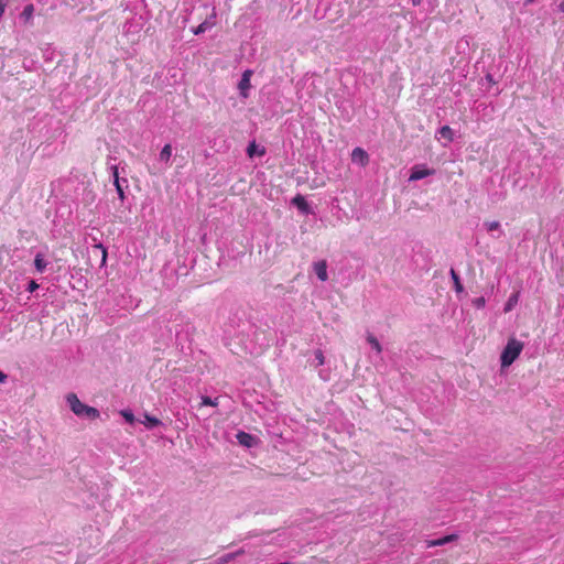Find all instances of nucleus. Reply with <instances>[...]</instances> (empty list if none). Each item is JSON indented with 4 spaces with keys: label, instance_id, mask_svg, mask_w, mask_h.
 I'll list each match as a JSON object with an SVG mask.
<instances>
[{
    "label": "nucleus",
    "instance_id": "obj_1",
    "mask_svg": "<svg viewBox=\"0 0 564 564\" xmlns=\"http://www.w3.org/2000/svg\"><path fill=\"white\" fill-rule=\"evenodd\" d=\"M66 400L73 413L79 417L96 420L100 415L99 411L96 408L89 406L80 402V400L75 393H69L66 397Z\"/></svg>",
    "mask_w": 564,
    "mask_h": 564
},
{
    "label": "nucleus",
    "instance_id": "obj_2",
    "mask_svg": "<svg viewBox=\"0 0 564 564\" xmlns=\"http://www.w3.org/2000/svg\"><path fill=\"white\" fill-rule=\"evenodd\" d=\"M524 344L514 337H510L500 356L502 368L511 366L523 350Z\"/></svg>",
    "mask_w": 564,
    "mask_h": 564
},
{
    "label": "nucleus",
    "instance_id": "obj_3",
    "mask_svg": "<svg viewBox=\"0 0 564 564\" xmlns=\"http://www.w3.org/2000/svg\"><path fill=\"white\" fill-rule=\"evenodd\" d=\"M216 17H217L216 9L213 8L212 13L209 14V17H207L205 19V21H203L197 28H195L193 30L194 34L198 35L200 33H204L208 29L215 26L216 25Z\"/></svg>",
    "mask_w": 564,
    "mask_h": 564
},
{
    "label": "nucleus",
    "instance_id": "obj_4",
    "mask_svg": "<svg viewBox=\"0 0 564 564\" xmlns=\"http://www.w3.org/2000/svg\"><path fill=\"white\" fill-rule=\"evenodd\" d=\"M434 174V170L424 167L422 165H415L411 170L410 181H419L424 177L431 176Z\"/></svg>",
    "mask_w": 564,
    "mask_h": 564
},
{
    "label": "nucleus",
    "instance_id": "obj_5",
    "mask_svg": "<svg viewBox=\"0 0 564 564\" xmlns=\"http://www.w3.org/2000/svg\"><path fill=\"white\" fill-rule=\"evenodd\" d=\"M351 161L365 167L369 164V155L362 148H355L351 152Z\"/></svg>",
    "mask_w": 564,
    "mask_h": 564
},
{
    "label": "nucleus",
    "instance_id": "obj_6",
    "mask_svg": "<svg viewBox=\"0 0 564 564\" xmlns=\"http://www.w3.org/2000/svg\"><path fill=\"white\" fill-rule=\"evenodd\" d=\"M251 75H252V70L251 69L245 70L243 74H242V77H241V79L239 82L238 87H239V89L241 91V95L243 97H247V90H249L250 87H251V84H250Z\"/></svg>",
    "mask_w": 564,
    "mask_h": 564
},
{
    "label": "nucleus",
    "instance_id": "obj_7",
    "mask_svg": "<svg viewBox=\"0 0 564 564\" xmlns=\"http://www.w3.org/2000/svg\"><path fill=\"white\" fill-rule=\"evenodd\" d=\"M314 271L317 275V278L321 280V281H326L328 279V274H327V263L325 260H322V261H318L314 264Z\"/></svg>",
    "mask_w": 564,
    "mask_h": 564
},
{
    "label": "nucleus",
    "instance_id": "obj_8",
    "mask_svg": "<svg viewBox=\"0 0 564 564\" xmlns=\"http://www.w3.org/2000/svg\"><path fill=\"white\" fill-rule=\"evenodd\" d=\"M457 538H458L457 534H449V535H445L437 540H430L426 542V545H427V547L441 546V545L447 544L449 542L456 541Z\"/></svg>",
    "mask_w": 564,
    "mask_h": 564
},
{
    "label": "nucleus",
    "instance_id": "obj_9",
    "mask_svg": "<svg viewBox=\"0 0 564 564\" xmlns=\"http://www.w3.org/2000/svg\"><path fill=\"white\" fill-rule=\"evenodd\" d=\"M236 438L239 442V444L246 447H251L254 444V437L251 434L246 433L243 431H239L236 435Z\"/></svg>",
    "mask_w": 564,
    "mask_h": 564
},
{
    "label": "nucleus",
    "instance_id": "obj_10",
    "mask_svg": "<svg viewBox=\"0 0 564 564\" xmlns=\"http://www.w3.org/2000/svg\"><path fill=\"white\" fill-rule=\"evenodd\" d=\"M171 156H172V145L165 144L160 152V160L162 162H164L166 165H169Z\"/></svg>",
    "mask_w": 564,
    "mask_h": 564
},
{
    "label": "nucleus",
    "instance_id": "obj_11",
    "mask_svg": "<svg viewBox=\"0 0 564 564\" xmlns=\"http://www.w3.org/2000/svg\"><path fill=\"white\" fill-rule=\"evenodd\" d=\"M293 204L299 208L301 209L302 212H305L307 213L308 210V205H307V202L305 199L304 196L302 195H296L294 198H293Z\"/></svg>",
    "mask_w": 564,
    "mask_h": 564
},
{
    "label": "nucleus",
    "instance_id": "obj_12",
    "mask_svg": "<svg viewBox=\"0 0 564 564\" xmlns=\"http://www.w3.org/2000/svg\"><path fill=\"white\" fill-rule=\"evenodd\" d=\"M34 13V6L33 4H26L21 13V18L24 20L25 23H29Z\"/></svg>",
    "mask_w": 564,
    "mask_h": 564
},
{
    "label": "nucleus",
    "instance_id": "obj_13",
    "mask_svg": "<svg viewBox=\"0 0 564 564\" xmlns=\"http://www.w3.org/2000/svg\"><path fill=\"white\" fill-rule=\"evenodd\" d=\"M451 273V276H452V280L454 282V289L457 293H460L464 291V288H463V284L460 282V279H459V275L457 274V272L454 270V269H451L449 271Z\"/></svg>",
    "mask_w": 564,
    "mask_h": 564
},
{
    "label": "nucleus",
    "instance_id": "obj_14",
    "mask_svg": "<svg viewBox=\"0 0 564 564\" xmlns=\"http://www.w3.org/2000/svg\"><path fill=\"white\" fill-rule=\"evenodd\" d=\"M518 301H519V293H513L509 300L507 301L506 305H505V308L503 311L506 313L512 311V308L518 304Z\"/></svg>",
    "mask_w": 564,
    "mask_h": 564
},
{
    "label": "nucleus",
    "instance_id": "obj_15",
    "mask_svg": "<svg viewBox=\"0 0 564 564\" xmlns=\"http://www.w3.org/2000/svg\"><path fill=\"white\" fill-rule=\"evenodd\" d=\"M438 133L442 138L446 139L449 142L453 141V139H454V133L449 126H443L440 129Z\"/></svg>",
    "mask_w": 564,
    "mask_h": 564
},
{
    "label": "nucleus",
    "instance_id": "obj_16",
    "mask_svg": "<svg viewBox=\"0 0 564 564\" xmlns=\"http://www.w3.org/2000/svg\"><path fill=\"white\" fill-rule=\"evenodd\" d=\"M34 265L39 272H43L45 270L47 263L41 253L35 256Z\"/></svg>",
    "mask_w": 564,
    "mask_h": 564
},
{
    "label": "nucleus",
    "instance_id": "obj_17",
    "mask_svg": "<svg viewBox=\"0 0 564 564\" xmlns=\"http://www.w3.org/2000/svg\"><path fill=\"white\" fill-rule=\"evenodd\" d=\"M145 426L152 429L161 424L158 417L151 416L149 414L144 415V421L142 422Z\"/></svg>",
    "mask_w": 564,
    "mask_h": 564
},
{
    "label": "nucleus",
    "instance_id": "obj_18",
    "mask_svg": "<svg viewBox=\"0 0 564 564\" xmlns=\"http://www.w3.org/2000/svg\"><path fill=\"white\" fill-rule=\"evenodd\" d=\"M367 341L371 345V347L378 352L380 354L382 351V347L379 343V340L372 335V334H368L367 336Z\"/></svg>",
    "mask_w": 564,
    "mask_h": 564
},
{
    "label": "nucleus",
    "instance_id": "obj_19",
    "mask_svg": "<svg viewBox=\"0 0 564 564\" xmlns=\"http://www.w3.org/2000/svg\"><path fill=\"white\" fill-rule=\"evenodd\" d=\"M113 185L116 187V191L118 193V196H119L120 200L123 202L124 198H126V195H124L123 187L121 185V181L120 180H115Z\"/></svg>",
    "mask_w": 564,
    "mask_h": 564
},
{
    "label": "nucleus",
    "instance_id": "obj_20",
    "mask_svg": "<svg viewBox=\"0 0 564 564\" xmlns=\"http://www.w3.org/2000/svg\"><path fill=\"white\" fill-rule=\"evenodd\" d=\"M202 405L217 406L218 405V399H212L209 397H203L202 398Z\"/></svg>",
    "mask_w": 564,
    "mask_h": 564
},
{
    "label": "nucleus",
    "instance_id": "obj_21",
    "mask_svg": "<svg viewBox=\"0 0 564 564\" xmlns=\"http://www.w3.org/2000/svg\"><path fill=\"white\" fill-rule=\"evenodd\" d=\"M314 355L317 360V365L323 366L325 364V357H324L323 351L321 349H317V350H315Z\"/></svg>",
    "mask_w": 564,
    "mask_h": 564
},
{
    "label": "nucleus",
    "instance_id": "obj_22",
    "mask_svg": "<svg viewBox=\"0 0 564 564\" xmlns=\"http://www.w3.org/2000/svg\"><path fill=\"white\" fill-rule=\"evenodd\" d=\"M485 225L488 231L497 230L500 227V224L496 220L487 221Z\"/></svg>",
    "mask_w": 564,
    "mask_h": 564
},
{
    "label": "nucleus",
    "instance_id": "obj_23",
    "mask_svg": "<svg viewBox=\"0 0 564 564\" xmlns=\"http://www.w3.org/2000/svg\"><path fill=\"white\" fill-rule=\"evenodd\" d=\"M121 414L126 419L127 422H129V423L134 422V415L130 411H122Z\"/></svg>",
    "mask_w": 564,
    "mask_h": 564
},
{
    "label": "nucleus",
    "instance_id": "obj_24",
    "mask_svg": "<svg viewBox=\"0 0 564 564\" xmlns=\"http://www.w3.org/2000/svg\"><path fill=\"white\" fill-rule=\"evenodd\" d=\"M96 247L99 248L102 252L101 265H105L107 261V249L101 243L97 245Z\"/></svg>",
    "mask_w": 564,
    "mask_h": 564
},
{
    "label": "nucleus",
    "instance_id": "obj_25",
    "mask_svg": "<svg viewBox=\"0 0 564 564\" xmlns=\"http://www.w3.org/2000/svg\"><path fill=\"white\" fill-rule=\"evenodd\" d=\"M485 303H486V301H485V299H484V297H477V299H475V300H474V305H475L476 307H478V308L484 307V306H485Z\"/></svg>",
    "mask_w": 564,
    "mask_h": 564
},
{
    "label": "nucleus",
    "instance_id": "obj_26",
    "mask_svg": "<svg viewBox=\"0 0 564 564\" xmlns=\"http://www.w3.org/2000/svg\"><path fill=\"white\" fill-rule=\"evenodd\" d=\"M256 148H257V145H256V143H254V142H252V143H250V144L248 145L247 153H248V155H249L250 158L254 155V153H256Z\"/></svg>",
    "mask_w": 564,
    "mask_h": 564
},
{
    "label": "nucleus",
    "instance_id": "obj_27",
    "mask_svg": "<svg viewBox=\"0 0 564 564\" xmlns=\"http://www.w3.org/2000/svg\"><path fill=\"white\" fill-rule=\"evenodd\" d=\"M37 289H39V284L34 280H31L29 283V286H28V291L34 292Z\"/></svg>",
    "mask_w": 564,
    "mask_h": 564
},
{
    "label": "nucleus",
    "instance_id": "obj_28",
    "mask_svg": "<svg viewBox=\"0 0 564 564\" xmlns=\"http://www.w3.org/2000/svg\"><path fill=\"white\" fill-rule=\"evenodd\" d=\"M111 171H112L113 181H115V180H120V178H119V171H118V166H117V165H112V166H111Z\"/></svg>",
    "mask_w": 564,
    "mask_h": 564
},
{
    "label": "nucleus",
    "instance_id": "obj_29",
    "mask_svg": "<svg viewBox=\"0 0 564 564\" xmlns=\"http://www.w3.org/2000/svg\"><path fill=\"white\" fill-rule=\"evenodd\" d=\"M7 379V375L3 373L1 370H0V382H4Z\"/></svg>",
    "mask_w": 564,
    "mask_h": 564
},
{
    "label": "nucleus",
    "instance_id": "obj_30",
    "mask_svg": "<svg viewBox=\"0 0 564 564\" xmlns=\"http://www.w3.org/2000/svg\"><path fill=\"white\" fill-rule=\"evenodd\" d=\"M421 3V0H412L413 6H419Z\"/></svg>",
    "mask_w": 564,
    "mask_h": 564
},
{
    "label": "nucleus",
    "instance_id": "obj_31",
    "mask_svg": "<svg viewBox=\"0 0 564 564\" xmlns=\"http://www.w3.org/2000/svg\"><path fill=\"white\" fill-rule=\"evenodd\" d=\"M560 10L564 13V2L560 4Z\"/></svg>",
    "mask_w": 564,
    "mask_h": 564
},
{
    "label": "nucleus",
    "instance_id": "obj_32",
    "mask_svg": "<svg viewBox=\"0 0 564 564\" xmlns=\"http://www.w3.org/2000/svg\"><path fill=\"white\" fill-rule=\"evenodd\" d=\"M535 0H527L525 3H533Z\"/></svg>",
    "mask_w": 564,
    "mask_h": 564
},
{
    "label": "nucleus",
    "instance_id": "obj_33",
    "mask_svg": "<svg viewBox=\"0 0 564 564\" xmlns=\"http://www.w3.org/2000/svg\"><path fill=\"white\" fill-rule=\"evenodd\" d=\"M263 154H264V150H261V151L259 152V155H263Z\"/></svg>",
    "mask_w": 564,
    "mask_h": 564
},
{
    "label": "nucleus",
    "instance_id": "obj_34",
    "mask_svg": "<svg viewBox=\"0 0 564 564\" xmlns=\"http://www.w3.org/2000/svg\"><path fill=\"white\" fill-rule=\"evenodd\" d=\"M229 558H232V555H227L226 561H228Z\"/></svg>",
    "mask_w": 564,
    "mask_h": 564
}]
</instances>
